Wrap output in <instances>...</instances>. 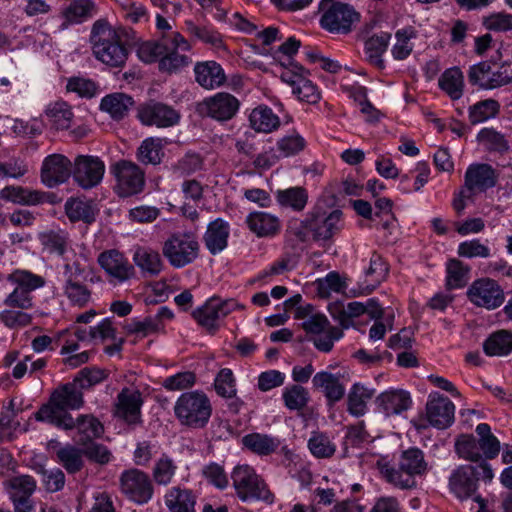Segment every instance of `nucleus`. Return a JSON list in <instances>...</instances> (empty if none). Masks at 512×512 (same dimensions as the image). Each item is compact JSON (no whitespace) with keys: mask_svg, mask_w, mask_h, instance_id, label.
<instances>
[{"mask_svg":"<svg viewBox=\"0 0 512 512\" xmlns=\"http://www.w3.org/2000/svg\"><path fill=\"white\" fill-rule=\"evenodd\" d=\"M200 244L192 233L177 232L162 245V254L174 268H183L199 256Z\"/></svg>","mask_w":512,"mask_h":512,"instance_id":"obj_6","label":"nucleus"},{"mask_svg":"<svg viewBox=\"0 0 512 512\" xmlns=\"http://www.w3.org/2000/svg\"><path fill=\"white\" fill-rule=\"evenodd\" d=\"M83 389L73 381L55 389L49 402L35 414L37 420L47 421L56 427L72 425V415L68 410H78L84 405Z\"/></svg>","mask_w":512,"mask_h":512,"instance_id":"obj_2","label":"nucleus"},{"mask_svg":"<svg viewBox=\"0 0 512 512\" xmlns=\"http://www.w3.org/2000/svg\"><path fill=\"white\" fill-rule=\"evenodd\" d=\"M342 211L335 209L326 213L320 209L313 210L307 219V227L314 233L315 238L321 240L330 239L342 228Z\"/></svg>","mask_w":512,"mask_h":512,"instance_id":"obj_20","label":"nucleus"},{"mask_svg":"<svg viewBox=\"0 0 512 512\" xmlns=\"http://www.w3.org/2000/svg\"><path fill=\"white\" fill-rule=\"evenodd\" d=\"M374 394V389L355 383L348 393L347 411L356 417L363 416L367 411V402Z\"/></svg>","mask_w":512,"mask_h":512,"instance_id":"obj_33","label":"nucleus"},{"mask_svg":"<svg viewBox=\"0 0 512 512\" xmlns=\"http://www.w3.org/2000/svg\"><path fill=\"white\" fill-rule=\"evenodd\" d=\"M9 486L12 489V499H29L36 489V482L29 475H20L10 479Z\"/></svg>","mask_w":512,"mask_h":512,"instance_id":"obj_60","label":"nucleus"},{"mask_svg":"<svg viewBox=\"0 0 512 512\" xmlns=\"http://www.w3.org/2000/svg\"><path fill=\"white\" fill-rule=\"evenodd\" d=\"M390 39V33L382 32L371 36L365 42V52L368 62L380 70L385 68L382 55L385 53Z\"/></svg>","mask_w":512,"mask_h":512,"instance_id":"obj_34","label":"nucleus"},{"mask_svg":"<svg viewBox=\"0 0 512 512\" xmlns=\"http://www.w3.org/2000/svg\"><path fill=\"white\" fill-rule=\"evenodd\" d=\"M142 402L139 391L124 388L117 396L114 414L128 424H136L140 421Z\"/></svg>","mask_w":512,"mask_h":512,"instance_id":"obj_22","label":"nucleus"},{"mask_svg":"<svg viewBox=\"0 0 512 512\" xmlns=\"http://www.w3.org/2000/svg\"><path fill=\"white\" fill-rule=\"evenodd\" d=\"M51 195L22 186H6L0 191V198L19 205L33 206L44 202H51Z\"/></svg>","mask_w":512,"mask_h":512,"instance_id":"obj_28","label":"nucleus"},{"mask_svg":"<svg viewBox=\"0 0 512 512\" xmlns=\"http://www.w3.org/2000/svg\"><path fill=\"white\" fill-rule=\"evenodd\" d=\"M387 273V264L379 254L373 253L370 258L369 267L365 272L366 277L370 278L371 283L366 286H359L357 290H352L353 296L371 293L385 279Z\"/></svg>","mask_w":512,"mask_h":512,"instance_id":"obj_30","label":"nucleus"},{"mask_svg":"<svg viewBox=\"0 0 512 512\" xmlns=\"http://www.w3.org/2000/svg\"><path fill=\"white\" fill-rule=\"evenodd\" d=\"M455 406L446 396L437 392L429 395L426 403V419L438 429L449 427L454 421Z\"/></svg>","mask_w":512,"mask_h":512,"instance_id":"obj_21","label":"nucleus"},{"mask_svg":"<svg viewBox=\"0 0 512 512\" xmlns=\"http://www.w3.org/2000/svg\"><path fill=\"white\" fill-rule=\"evenodd\" d=\"M94 4L89 0H78L71 3L63 12L69 22H81L91 16Z\"/></svg>","mask_w":512,"mask_h":512,"instance_id":"obj_62","label":"nucleus"},{"mask_svg":"<svg viewBox=\"0 0 512 512\" xmlns=\"http://www.w3.org/2000/svg\"><path fill=\"white\" fill-rule=\"evenodd\" d=\"M123 32L122 28L113 27L104 19L97 20L90 35L95 58L113 68L123 67L129 56V50L122 41Z\"/></svg>","mask_w":512,"mask_h":512,"instance_id":"obj_1","label":"nucleus"},{"mask_svg":"<svg viewBox=\"0 0 512 512\" xmlns=\"http://www.w3.org/2000/svg\"><path fill=\"white\" fill-rule=\"evenodd\" d=\"M72 174V162L63 154H51L47 156L41 167V181L53 188L65 183Z\"/></svg>","mask_w":512,"mask_h":512,"instance_id":"obj_19","label":"nucleus"},{"mask_svg":"<svg viewBox=\"0 0 512 512\" xmlns=\"http://www.w3.org/2000/svg\"><path fill=\"white\" fill-rule=\"evenodd\" d=\"M237 308L244 307L234 299L211 297L192 312V317L207 333L214 335L220 329L221 322Z\"/></svg>","mask_w":512,"mask_h":512,"instance_id":"obj_8","label":"nucleus"},{"mask_svg":"<svg viewBox=\"0 0 512 512\" xmlns=\"http://www.w3.org/2000/svg\"><path fill=\"white\" fill-rule=\"evenodd\" d=\"M119 487L127 499L140 505L149 502L154 493L149 475L137 468L124 470L120 474Z\"/></svg>","mask_w":512,"mask_h":512,"instance_id":"obj_10","label":"nucleus"},{"mask_svg":"<svg viewBox=\"0 0 512 512\" xmlns=\"http://www.w3.org/2000/svg\"><path fill=\"white\" fill-rule=\"evenodd\" d=\"M500 112V104L495 99H485L469 108V121L472 125L495 117Z\"/></svg>","mask_w":512,"mask_h":512,"instance_id":"obj_47","label":"nucleus"},{"mask_svg":"<svg viewBox=\"0 0 512 512\" xmlns=\"http://www.w3.org/2000/svg\"><path fill=\"white\" fill-rule=\"evenodd\" d=\"M108 374L105 370L99 368H83L79 371L74 381L81 389H88L107 378Z\"/></svg>","mask_w":512,"mask_h":512,"instance_id":"obj_64","label":"nucleus"},{"mask_svg":"<svg viewBox=\"0 0 512 512\" xmlns=\"http://www.w3.org/2000/svg\"><path fill=\"white\" fill-rule=\"evenodd\" d=\"M276 198L281 206L302 211L307 204L308 193L303 187H291L277 191Z\"/></svg>","mask_w":512,"mask_h":512,"instance_id":"obj_45","label":"nucleus"},{"mask_svg":"<svg viewBox=\"0 0 512 512\" xmlns=\"http://www.w3.org/2000/svg\"><path fill=\"white\" fill-rule=\"evenodd\" d=\"M133 261L142 272L150 275H158L162 270L159 253L147 247H137L133 254Z\"/></svg>","mask_w":512,"mask_h":512,"instance_id":"obj_41","label":"nucleus"},{"mask_svg":"<svg viewBox=\"0 0 512 512\" xmlns=\"http://www.w3.org/2000/svg\"><path fill=\"white\" fill-rule=\"evenodd\" d=\"M186 28L190 35L199 39L200 41L212 45L214 47H220L222 45V39L218 32L208 26H198L192 21H186Z\"/></svg>","mask_w":512,"mask_h":512,"instance_id":"obj_59","label":"nucleus"},{"mask_svg":"<svg viewBox=\"0 0 512 512\" xmlns=\"http://www.w3.org/2000/svg\"><path fill=\"white\" fill-rule=\"evenodd\" d=\"M45 116L52 128L66 130L70 128L74 114L66 102L56 101L47 106Z\"/></svg>","mask_w":512,"mask_h":512,"instance_id":"obj_37","label":"nucleus"},{"mask_svg":"<svg viewBox=\"0 0 512 512\" xmlns=\"http://www.w3.org/2000/svg\"><path fill=\"white\" fill-rule=\"evenodd\" d=\"M97 262L111 283L121 284L135 277L136 271L128 258L117 249H109L98 255Z\"/></svg>","mask_w":512,"mask_h":512,"instance_id":"obj_16","label":"nucleus"},{"mask_svg":"<svg viewBox=\"0 0 512 512\" xmlns=\"http://www.w3.org/2000/svg\"><path fill=\"white\" fill-rule=\"evenodd\" d=\"M322 16L320 24L323 29L337 34H347L352 31L354 24L360 21V14L353 6L343 2L322 0L320 4Z\"/></svg>","mask_w":512,"mask_h":512,"instance_id":"obj_7","label":"nucleus"},{"mask_svg":"<svg viewBox=\"0 0 512 512\" xmlns=\"http://www.w3.org/2000/svg\"><path fill=\"white\" fill-rule=\"evenodd\" d=\"M449 486L452 492L460 499L472 496L478 488L473 466L462 465L454 470L449 479Z\"/></svg>","mask_w":512,"mask_h":512,"instance_id":"obj_24","label":"nucleus"},{"mask_svg":"<svg viewBox=\"0 0 512 512\" xmlns=\"http://www.w3.org/2000/svg\"><path fill=\"white\" fill-rule=\"evenodd\" d=\"M377 408L386 416L397 415L410 408V394L401 389H391L379 394L375 399Z\"/></svg>","mask_w":512,"mask_h":512,"instance_id":"obj_25","label":"nucleus"},{"mask_svg":"<svg viewBox=\"0 0 512 512\" xmlns=\"http://www.w3.org/2000/svg\"><path fill=\"white\" fill-rule=\"evenodd\" d=\"M243 445L251 452L266 456L274 453L280 446V440L267 434L251 433L242 438Z\"/></svg>","mask_w":512,"mask_h":512,"instance_id":"obj_36","label":"nucleus"},{"mask_svg":"<svg viewBox=\"0 0 512 512\" xmlns=\"http://www.w3.org/2000/svg\"><path fill=\"white\" fill-rule=\"evenodd\" d=\"M484 352L489 356H506L512 352V332L497 331L483 344Z\"/></svg>","mask_w":512,"mask_h":512,"instance_id":"obj_43","label":"nucleus"},{"mask_svg":"<svg viewBox=\"0 0 512 512\" xmlns=\"http://www.w3.org/2000/svg\"><path fill=\"white\" fill-rule=\"evenodd\" d=\"M63 275L64 280H82L88 267V259L84 254H76L73 250L64 257Z\"/></svg>","mask_w":512,"mask_h":512,"instance_id":"obj_44","label":"nucleus"},{"mask_svg":"<svg viewBox=\"0 0 512 512\" xmlns=\"http://www.w3.org/2000/svg\"><path fill=\"white\" fill-rule=\"evenodd\" d=\"M105 173V164L97 156L78 155L72 163L74 181L83 189L99 185Z\"/></svg>","mask_w":512,"mask_h":512,"instance_id":"obj_13","label":"nucleus"},{"mask_svg":"<svg viewBox=\"0 0 512 512\" xmlns=\"http://www.w3.org/2000/svg\"><path fill=\"white\" fill-rule=\"evenodd\" d=\"M165 504L170 512H195L196 496L191 490L173 487L165 495Z\"/></svg>","mask_w":512,"mask_h":512,"instance_id":"obj_32","label":"nucleus"},{"mask_svg":"<svg viewBox=\"0 0 512 512\" xmlns=\"http://www.w3.org/2000/svg\"><path fill=\"white\" fill-rule=\"evenodd\" d=\"M6 280L29 293L43 288L46 285V279L26 269H15L6 276Z\"/></svg>","mask_w":512,"mask_h":512,"instance_id":"obj_39","label":"nucleus"},{"mask_svg":"<svg viewBox=\"0 0 512 512\" xmlns=\"http://www.w3.org/2000/svg\"><path fill=\"white\" fill-rule=\"evenodd\" d=\"M439 86L452 100L460 99L464 89L462 71L458 67L447 69L439 78Z\"/></svg>","mask_w":512,"mask_h":512,"instance_id":"obj_40","label":"nucleus"},{"mask_svg":"<svg viewBox=\"0 0 512 512\" xmlns=\"http://www.w3.org/2000/svg\"><path fill=\"white\" fill-rule=\"evenodd\" d=\"M308 448L317 458H330L336 451V446L329 436L322 432H313L308 441Z\"/></svg>","mask_w":512,"mask_h":512,"instance_id":"obj_56","label":"nucleus"},{"mask_svg":"<svg viewBox=\"0 0 512 512\" xmlns=\"http://www.w3.org/2000/svg\"><path fill=\"white\" fill-rule=\"evenodd\" d=\"M171 46H180V51L191 49L189 42L179 32H172L164 35L159 41H147L141 44L137 51L138 57L146 63L160 61Z\"/></svg>","mask_w":512,"mask_h":512,"instance_id":"obj_18","label":"nucleus"},{"mask_svg":"<svg viewBox=\"0 0 512 512\" xmlns=\"http://www.w3.org/2000/svg\"><path fill=\"white\" fill-rule=\"evenodd\" d=\"M138 118L146 126L167 128L178 124L180 113L170 105L150 101L138 108Z\"/></svg>","mask_w":512,"mask_h":512,"instance_id":"obj_17","label":"nucleus"},{"mask_svg":"<svg viewBox=\"0 0 512 512\" xmlns=\"http://www.w3.org/2000/svg\"><path fill=\"white\" fill-rule=\"evenodd\" d=\"M67 217L72 221L91 223L95 220L96 211L90 202L79 199H70L65 204Z\"/></svg>","mask_w":512,"mask_h":512,"instance_id":"obj_46","label":"nucleus"},{"mask_svg":"<svg viewBox=\"0 0 512 512\" xmlns=\"http://www.w3.org/2000/svg\"><path fill=\"white\" fill-rule=\"evenodd\" d=\"M63 293L72 305L86 306L91 299V291L81 280H64Z\"/></svg>","mask_w":512,"mask_h":512,"instance_id":"obj_50","label":"nucleus"},{"mask_svg":"<svg viewBox=\"0 0 512 512\" xmlns=\"http://www.w3.org/2000/svg\"><path fill=\"white\" fill-rule=\"evenodd\" d=\"M111 170L116 178V189L119 196L128 197L143 190L144 172L135 163L121 160L115 163Z\"/></svg>","mask_w":512,"mask_h":512,"instance_id":"obj_12","label":"nucleus"},{"mask_svg":"<svg viewBox=\"0 0 512 512\" xmlns=\"http://www.w3.org/2000/svg\"><path fill=\"white\" fill-rule=\"evenodd\" d=\"M134 105L132 97L123 93H114L105 96L100 104L103 111L108 112L114 119H122Z\"/></svg>","mask_w":512,"mask_h":512,"instance_id":"obj_38","label":"nucleus"},{"mask_svg":"<svg viewBox=\"0 0 512 512\" xmlns=\"http://www.w3.org/2000/svg\"><path fill=\"white\" fill-rule=\"evenodd\" d=\"M174 414L181 425L201 429L211 418L212 404L201 390L184 392L175 402Z\"/></svg>","mask_w":512,"mask_h":512,"instance_id":"obj_4","label":"nucleus"},{"mask_svg":"<svg viewBox=\"0 0 512 512\" xmlns=\"http://www.w3.org/2000/svg\"><path fill=\"white\" fill-rule=\"evenodd\" d=\"M163 155L162 141L159 138L145 139L137 151V158L143 164L157 165Z\"/></svg>","mask_w":512,"mask_h":512,"instance_id":"obj_49","label":"nucleus"},{"mask_svg":"<svg viewBox=\"0 0 512 512\" xmlns=\"http://www.w3.org/2000/svg\"><path fill=\"white\" fill-rule=\"evenodd\" d=\"M40 241L49 253H55L62 258L70 252L68 236L63 232L49 231L42 233Z\"/></svg>","mask_w":512,"mask_h":512,"instance_id":"obj_51","label":"nucleus"},{"mask_svg":"<svg viewBox=\"0 0 512 512\" xmlns=\"http://www.w3.org/2000/svg\"><path fill=\"white\" fill-rule=\"evenodd\" d=\"M466 294L472 304L487 310L500 307L505 300L501 286L497 281L487 277L473 281Z\"/></svg>","mask_w":512,"mask_h":512,"instance_id":"obj_11","label":"nucleus"},{"mask_svg":"<svg viewBox=\"0 0 512 512\" xmlns=\"http://www.w3.org/2000/svg\"><path fill=\"white\" fill-rule=\"evenodd\" d=\"M60 428L64 430L76 429L77 434L74 439L78 445L87 444L88 442L99 438L104 433V426L102 423L91 414L79 415L76 419L72 417L71 426Z\"/></svg>","mask_w":512,"mask_h":512,"instance_id":"obj_23","label":"nucleus"},{"mask_svg":"<svg viewBox=\"0 0 512 512\" xmlns=\"http://www.w3.org/2000/svg\"><path fill=\"white\" fill-rule=\"evenodd\" d=\"M231 478L235 491L242 501L270 500L271 493L267 485L250 466L239 465L235 467Z\"/></svg>","mask_w":512,"mask_h":512,"instance_id":"obj_9","label":"nucleus"},{"mask_svg":"<svg viewBox=\"0 0 512 512\" xmlns=\"http://www.w3.org/2000/svg\"><path fill=\"white\" fill-rule=\"evenodd\" d=\"M496 184L494 169L488 164H472L465 173L464 187L468 192L484 191Z\"/></svg>","mask_w":512,"mask_h":512,"instance_id":"obj_26","label":"nucleus"},{"mask_svg":"<svg viewBox=\"0 0 512 512\" xmlns=\"http://www.w3.org/2000/svg\"><path fill=\"white\" fill-rule=\"evenodd\" d=\"M415 36V31L411 27L396 31V43L391 49V54L395 60H405L410 56L413 51V44L410 40L415 38Z\"/></svg>","mask_w":512,"mask_h":512,"instance_id":"obj_52","label":"nucleus"},{"mask_svg":"<svg viewBox=\"0 0 512 512\" xmlns=\"http://www.w3.org/2000/svg\"><path fill=\"white\" fill-rule=\"evenodd\" d=\"M469 267L460 260L452 259L447 264L446 284L449 289H458L467 283Z\"/></svg>","mask_w":512,"mask_h":512,"instance_id":"obj_57","label":"nucleus"},{"mask_svg":"<svg viewBox=\"0 0 512 512\" xmlns=\"http://www.w3.org/2000/svg\"><path fill=\"white\" fill-rule=\"evenodd\" d=\"M83 456V450L72 445H66L57 451L59 463L70 474H74L83 468Z\"/></svg>","mask_w":512,"mask_h":512,"instance_id":"obj_48","label":"nucleus"},{"mask_svg":"<svg viewBox=\"0 0 512 512\" xmlns=\"http://www.w3.org/2000/svg\"><path fill=\"white\" fill-rule=\"evenodd\" d=\"M239 106L240 102L234 95L227 92H218L199 102L197 111L200 115L217 121H228L236 115Z\"/></svg>","mask_w":512,"mask_h":512,"instance_id":"obj_15","label":"nucleus"},{"mask_svg":"<svg viewBox=\"0 0 512 512\" xmlns=\"http://www.w3.org/2000/svg\"><path fill=\"white\" fill-rule=\"evenodd\" d=\"M228 236V223L222 219H216L208 225L204 235L205 245L212 254H217L226 248Z\"/></svg>","mask_w":512,"mask_h":512,"instance_id":"obj_31","label":"nucleus"},{"mask_svg":"<svg viewBox=\"0 0 512 512\" xmlns=\"http://www.w3.org/2000/svg\"><path fill=\"white\" fill-rule=\"evenodd\" d=\"M304 71L302 66L290 62L287 67L283 68L280 78L292 87L293 94L300 101L316 104L321 98L320 92L316 85L304 75Z\"/></svg>","mask_w":512,"mask_h":512,"instance_id":"obj_14","label":"nucleus"},{"mask_svg":"<svg viewBox=\"0 0 512 512\" xmlns=\"http://www.w3.org/2000/svg\"><path fill=\"white\" fill-rule=\"evenodd\" d=\"M246 222L249 229L259 237L274 235L280 227L278 218L266 212H252Z\"/></svg>","mask_w":512,"mask_h":512,"instance_id":"obj_35","label":"nucleus"},{"mask_svg":"<svg viewBox=\"0 0 512 512\" xmlns=\"http://www.w3.org/2000/svg\"><path fill=\"white\" fill-rule=\"evenodd\" d=\"M482 24L490 31L507 32L512 30V14L506 12L492 13L483 17Z\"/></svg>","mask_w":512,"mask_h":512,"instance_id":"obj_63","label":"nucleus"},{"mask_svg":"<svg viewBox=\"0 0 512 512\" xmlns=\"http://www.w3.org/2000/svg\"><path fill=\"white\" fill-rule=\"evenodd\" d=\"M376 466L388 483L400 489L416 487V476L424 475L428 469L424 454L418 448L403 451L399 457L398 468L384 459L378 460Z\"/></svg>","mask_w":512,"mask_h":512,"instance_id":"obj_3","label":"nucleus"},{"mask_svg":"<svg viewBox=\"0 0 512 512\" xmlns=\"http://www.w3.org/2000/svg\"><path fill=\"white\" fill-rule=\"evenodd\" d=\"M479 439L473 435H461L455 443V449L459 457L478 462L484 456L486 459H494L500 451V441L491 433V428L486 423H480L476 427Z\"/></svg>","mask_w":512,"mask_h":512,"instance_id":"obj_5","label":"nucleus"},{"mask_svg":"<svg viewBox=\"0 0 512 512\" xmlns=\"http://www.w3.org/2000/svg\"><path fill=\"white\" fill-rule=\"evenodd\" d=\"M282 398L289 410L297 411L304 409L310 400L307 389L297 384L286 387L283 390Z\"/></svg>","mask_w":512,"mask_h":512,"instance_id":"obj_54","label":"nucleus"},{"mask_svg":"<svg viewBox=\"0 0 512 512\" xmlns=\"http://www.w3.org/2000/svg\"><path fill=\"white\" fill-rule=\"evenodd\" d=\"M194 74L195 81L206 90L216 89L226 81L224 70L216 61L197 62Z\"/></svg>","mask_w":512,"mask_h":512,"instance_id":"obj_27","label":"nucleus"},{"mask_svg":"<svg viewBox=\"0 0 512 512\" xmlns=\"http://www.w3.org/2000/svg\"><path fill=\"white\" fill-rule=\"evenodd\" d=\"M249 121L255 131L264 133L272 132L280 125L279 117L270 108L262 106L252 110Z\"/></svg>","mask_w":512,"mask_h":512,"instance_id":"obj_42","label":"nucleus"},{"mask_svg":"<svg viewBox=\"0 0 512 512\" xmlns=\"http://www.w3.org/2000/svg\"><path fill=\"white\" fill-rule=\"evenodd\" d=\"M313 387L321 389L330 402H338L345 395V387L340 382L339 376L322 371L314 375L312 379Z\"/></svg>","mask_w":512,"mask_h":512,"instance_id":"obj_29","label":"nucleus"},{"mask_svg":"<svg viewBox=\"0 0 512 512\" xmlns=\"http://www.w3.org/2000/svg\"><path fill=\"white\" fill-rule=\"evenodd\" d=\"M306 142L302 136L293 133L282 137L277 142V148L280 152L279 156L290 157L298 154L305 148Z\"/></svg>","mask_w":512,"mask_h":512,"instance_id":"obj_61","label":"nucleus"},{"mask_svg":"<svg viewBox=\"0 0 512 512\" xmlns=\"http://www.w3.org/2000/svg\"><path fill=\"white\" fill-rule=\"evenodd\" d=\"M26 310L27 309L8 307L0 312V320L10 329L26 327L32 322V316L27 313Z\"/></svg>","mask_w":512,"mask_h":512,"instance_id":"obj_58","label":"nucleus"},{"mask_svg":"<svg viewBox=\"0 0 512 512\" xmlns=\"http://www.w3.org/2000/svg\"><path fill=\"white\" fill-rule=\"evenodd\" d=\"M180 46H171L159 61V69L163 72L174 73L189 65L191 59L178 52Z\"/></svg>","mask_w":512,"mask_h":512,"instance_id":"obj_53","label":"nucleus"},{"mask_svg":"<svg viewBox=\"0 0 512 512\" xmlns=\"http://www.w3.org/2000/svg\"><path fill=\"white\" fill-rule=\"evenodd\" d=\"M177 466L172 458L163 454L156 462L152 470L153 480L158 485H168L174 477Z\"/></svg>","mask_w":512,"mask_h":512,"instance_id":"obj_55","label":"nucleus"}]
</instances>
